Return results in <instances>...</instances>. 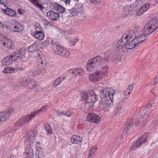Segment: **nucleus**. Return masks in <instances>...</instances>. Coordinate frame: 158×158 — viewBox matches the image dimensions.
Masks as SVG:
<instances>
[{
	"instance_id": "e2e57ef3",
	"label": "nucleus",
	"mask_w": 158,
	"mask_h": 158,
	"mask_svg": "<svg viewBox=\"0 0 158 158\" xmlns=\"http://www.w3.org/2000/svg\"><path fill=\"white\" fill-rule=\"evenodd\" d=\"M71 44L72 45V46H74L75 45V43L74 42V41H70Z\"/></svg>"
},
{
	"instance_id": "dca6fc26",
	"label": "nucleus",
	"mask_w": 158,
	"mask_h": 158,
	"mask_svg": "<svg viewBox=\"0 0 158 158\" xmlns=\"http://www.w3.org/2000/svg\"><path fill=\"white\" fill-rule=\"evenodd\" d=\"M36 39L40 40H43L44 38V34L41 30V28L37 27L35 28V31L33 35Z\"/></svg>"
},
{
	"instance_id": "864d4df0",
	"label": "nucleus",
	"mask_w": 158,
	"mask_h": 158,
	"mask_svg": "<svg viewBox=\"0 0 158 158\" xmlns=\"http://www.w3.org/2000/svg\"><path fill=\"white\" fill-rule=\"evenodd\" d=\"M97 149V147L96 146H94L92 147L90 150V151H96V150Z\"/></svg>"
},
{
	"instance_id": "4d7b16f0",
	"label": "nucleus",
	"mask_w": 158,
	"mask_h": 158,
	"mask_svg": "<svg viewBox=\"0 0 158 158\" xmlns=\"http://www.w3.org/2000/svg\"><path fill=\"white\" fill-rule=\"evenodd\" d=\"M32 137H33L32 135H30V142H31V143H33L34 142L33 141L35 139H33L32 138Z\"/></svg>"
},
{
	"instance_id": "4c0bfd02",
	"label": "nucleus",
	"mask_w": 158,
	"mask_h": 158,
	"mask_svg": "<svg viewBox=\"0 0 158 158\" xmlns=\"http://www.w3.org/2000/svg\"><path fill=\"white\" fill-rule=\"evenodd\" d=\"M74 10H75L74 8H73L71 9L67 10L66 11V12L67 14H69L68 16H69L70 17H72L75 15V13Z\"/></svg>"
},
{
	"instance_id": "7ed1b4c3",
	"label": "nucleus",
	"mask_w": 158,
	"mask_h": 158,
	"mask_svg": "<svg viewBox=\"0 0 158 158\" xmlns=\"http://www.w3.org/2000/svg\"><path fill=\"white\" fill-rule=\"evenodd\" d=\"M94 94V91L91 89L81 94L82 99L85 101V106L88 109L92 108L94 104L97 100L98 96Z\"/></svg>"
},
{
	"instance_id": "39448f33",
	"label": "nucleus",
	"mask_w": 158,
	"mask_h": 158,
	"mask_svg": "<svg viewBox=\"0 0 158 158\" xmlns=\"http://www.w3.org/2000/svg\"><path fill=\"white\" fill-rule=\"evenodd\" d=\"M51 44L52 51L56 54L67 58L69 57L70 52L64 50L63 46L58 42L52 40L51 41Z\"/></svg>"
},
{
	"instance_id": "0e129e2a",
	"label": "nucleus",
	"mask_w": 158,
	"mask_h": 158,
	"mask_svg": "<svg viewBox=\"0 0 158 158\" xmlns=\"http://www.w3.org/2000/svg\"><path fill=\"white\" fill-rule=\"evenodd\" d=\"M95 152H96L94 151H90L89 154L91 153V155H92L93 156V155L94 154V153H95Z\"/></svg>"
},
{
	"instance_id": "a18cd8bd",
	"label": "nucleus",
	"mask_w": 158,
	"mask_h": 158,
	"mask_svg": "<svg viewBox=\"0 0 158 158\" xmlns=\"http://www.w3.org/2000/svg\"><path fill=\"white\" fill-rule=\"evenodd\" d=\"M122 110L120 109H118L116 108H115V110L114 112V115H116L118 114L119 115Z\"/></svg>"
},
{
	"instance_id": "09e8293b",
	"label": "nucleus",
	"mask_w": 158,
	"mask_h": 158,
	"mask_svg": "<svg viewBox=\"0 0 158 158\" xmlns=\"http://www.w3.org/2000/svg\"><path fill=\"white\" fill-rule=\"evenodd\" d=\"M134 87L133 85H129L127 89V91H132Z\"/></svg>"
},
{
	"instance_id": "603ef678",
	"label": "nucleus",
	"mask_w": 158,
	"mask_h": 158,
	"mask_svg": "<svg viewBox=\"0 0 158 158\" xmlns=\"http://www.w3.org/2000/svg\"><path fill=\"white\" fill-rule=\"evenodd\" d=\"M59 84L58 81H56V79L54 81L53 83V86L54 87H56Z\"/></svg>"
},
{
	"instance_id": "6e6552de",
	"label": "nucleus",
	"mask_w": 158,
	"mask_h": 158,
	"mask_svg": "<svg viewBox=\"0 0 158 158\" xmlns=\"http://www.w3.org/2000/svg\"><path fill=\"white\" fill-rule=\"evenodd\" d=\"M42 60V59L41 58L39 60V62L40 63L38 65V71H35L31 70V71H29L28 73V75L33 76L38 74H44L46 73V65L45 64L46 62L45 61H43Z\"/></svg>"
},
{
	"instance_id": "2f4dec72",
	"label": "nucleus",
	"mask_w": 158,
	"mask_h": 158,
	"mask_svg": "<svg viewBox=\"0 0 158 158\" xmlns=\"http://www.w3.org/2000/svg\"><path fill=\"white\" fill-rule=\"evenodd\" d=\"M16 70V68H14L11 67H7L4 69L3 72L4 73H13L15 72Z\"/></svg>"
},
{
	"instance_id": "2eb2a0df",
	"label": "nucleus",
	"mask_w": 158,
	"mask_h": 158,
	"mask_svg": "<svg viewBox=\"0 0 158 158\" xmlns=\"http://www.w3.org/2000/svg\"><path fill=\"white\" fill-rule=\"evenodd\" d=\"M15 58L11 54L10 55L4 57L1 61L2 64L4 66L9 65L15 61Z\"/></svg>"
},
{
	"instance_id": "0eeeda50",
	"label": "nucleus",
	"mask_w": 158,
	"mask_h": 158,
	"mask_svg": "<svg viewBox=\"0 0 158 158\" xmlns=\"http://www.w3.org/2000/svg\"><path fill=\"white\" fill-rule=\"evenodd\" d=\"M102 62L101 57L99 56H97L93 59H90L87 64V71H92L97 68L101 64Z\"/></svg>"
},
{
	"instance_id": "ea45409f",
	"label": "nucleus",
	"mask_w": 158,
	"mask_h": 158,
	"mask_svg": "<svg viewBox=\"0 0 158 158\" xmlns=\"http://www.w3.org/2000/svg\"><path fill=\"white\" fill-rule=\"evenodd\" d=\"M44 127L46 129L47 132L50 134L51 133L52 129L49 124H47L44 125Z\"/></svg>"
},
{
	"instance_id": "20e7f679",
	"label": "nucleus",
	"mask_w": 158,
	"mask_h": 158,
	"mask_svg": "<svg viewBox=\"0 0 158 158\" xmlns=\"http://www.w3.org/2000/svg\"><path fill=\"white\" fill-rule=\"evenodd\" d=\"M158 28V17L152 19L147 23L141 30V34L143 37L151 34ZM146 39V38H145Z\"/></svg>"
},
{
	"instance_id": "69168bd1",
	"label": "nucleus",
	"mask_w": 158,
	"mask_h": 158,
	"mask_svg": "<svg viewBox=\"0 0 158 158\" xmlns=\"http://www.w3.org/2000/svg\"><path fill=\"white\" fill-rule=\"evenodd\" d=\"M131 91H127V90H126V94L127 93L128 94V95H129L131 93Z\"/></svg>"
},
{
	"instance_id": "49530a36",
	"label": "nucleus",
	"mask_w": 158,
	"mask_h": 158,
	"mask_svg": "<svg viewBox=\"0 0 158 158\" xmlns=\"http://www.w3.org/2000/svg\"><path fill=\"white\" fill-rule=\"evenodd\" d=\"M65 78L64 77H59L56 79V81H58L59 84L64 81Z\"/></svg>"
},
{
	"instance_id": "f03ea898",
	"label": "nucleus",
	"mask_w": 158,
	"mask_h": 158,
	"mask_svg": "<svg viewBox=\"0 0 158 158\" xmlns=\"http://www.w3.org/2000/svg\"><path fill=\"white\" fill-rule=\"evenodd\" d=\"M114 92V90L112 88H106L102 90L100 96L101 100L100 101V103L109 107L112 106Z\"/></svg>"
},
{
	"instance_id": "473e14b6",
	"label": "nucleus",
	"mask_w": 158,
	"mask_h": 158,
	"mask_svg": "<svg viewBox=\"0 0 158 158\" xmlns=\"http://www.w3.org/2000/svg\"><path fill=\"white\" fill-rule=\"evenodd\" d=\"M81 140V138L79 136L73 135L71 139V142L72 143H77V142H80Z\"/></svg>"
},
{
	"instance_id": "9b49d317",
	"label": "nucleus",
	"mask_w": 158,
	"mask_h": 158,
	"mask_svg": "<svg viewBox=\"0 0 158 158\" xmlns=\"http://www.w3.org/2000/svg\"><path fill=\"white\" fill-rule=\"evenodd\" d=\"M14 110L13 107H11L4 113H0V124L3 123L11 115Z\"/></svg>"
},
{
	"instance_id": "9d476101",
	"label": "nucleus",
	"mask_w": 158,
	"mask_h": 158,
	"mask_svg": "<svg viewBox=\"0 0 158 158\" xmlns=\"http://www.w3.org/2000/svg\"><path fill=\"white\" fill-rule=\"evenodd\" d=\"M12 26H11V31L14 32H22L24 30V27L18 21L16 20H11Z\"/></svg>"
},
{
	"instance_id": "13d9d810",
	"label": "nucleus",
	"mask_w": 158,
	"mask_h": 158,
	"mask_svg": "<svg viewBox=\"0 0 158 158\" xmlns=\"http://www.w3.org/2000/svg\"><path fill=\"white\" fill-rule=\"evenodd\" d=\"M63 1L66 4H69L70 0H63Z\"/></svg>"
},
{
	"instance_id": "7c9ffc66",
	"label": "nucleus",
	"mask_w": 158,
	"mask_h": 158,
	"mask_svg": "<svg viewBox=\"0 0 158 158\" xmlns=\"http://www.w3.org/2000/svg\"><path fill=\"white\" fill-rule=\"evenodd\" d=\"M38 46V44L35 42L31 45L27 47V50L29 52H32L37 50Z\"/></svg>"
},
{
	"instance_id": "a19ab883",
	"label": "nucleus",
	"mask_w": 158,
	"mask_h": 158,
	"mask_svg": "<svg viewBox=\"0 0 158 158\" xmlns=\"http://www.w3.org/2000/svg\"><path fill=\"white\" fill-rule=\"evenodd\" d=\"M108 70V67L107 65H105L104 67H102V70L100 71L102 73L103 76L104 75V73L107 72Z\"/></svg>"
},
{
	"instance_id": "c85d7f7f",
	"label": "nucleus",
	"mask_w": 158,
	"mask_h": 158,
	"mask_svg": "<svg viewBox=\"0 0 158 158\" xmlns=\"http://www.w3.org/2000/svg\"><path fill=\"white\" fill-rule=\"evenodd\" d=\"M53 7L56 10L60 13H63L65 11V9L61 5L55 3L53 4Z\"/></svg>"
},
{
	"instance_id": "412c9836",
	"label": "nucleus",
	"mask_w": 158,
	"mask_h": 158,
	"mask_svg": "<svg viewBox=\"0 0 158 158\" xmlns=\"http://www.w3.org/2000/svg\"><path fill=\"white\" fill-rule=\"evenodd\" d=\"M25 152L26 154V155L25 156V157H27V158H33V150L31 145H27L26 147Z\"/></svg>"
},
{
	"instance_id": "4468645a",
	"label": "nucleus",
	"mask_w": 158,
	"mask_h": 158,
	"mask_svg": "<svg viewBox=\"0 0 158 158\" xmlns=\"http://www.w3.org/2000/svg\"><path fill=\"white\" fill-rule=\"evenodd\" d=\"M46 15L49 19L52 21L57 20L60 16L58 13L55 12L52 10L48 11Z\"/></svg>"
},
{
	"instance_id": "3c124183",
	"label": "nucleus",
	"mask_w": 158,
	"mask_h": 158,
	"mask_svg": "<svg viewBox=\"0 0 158 158\" xmlns=\"http://www.w3.org/2000/svg\"><path fill=\"white\" fill-rule=\"evenodd\" d=\"M158 82V76H157L155 77L154 81L153 84V85H155Z\"/></svg>"
},
{
	"instance_id": "de8ad7c7",
	"label": "nucleus",
	"mask_w": 158,
	"mask_h": 158,
	"mask_svg": "<svg viewBox=\"0 0 158 158\" xmlns=\"http://www.w3.org/2000/svg\"><path fill=\"white\" fill-rule=\"evenodd\" d=\"M72 113L70 111H64V115H66L68 117H70L72 114Z\"/></svg>"
},
{
	"instance_id": "cd10ccee",
	"label": "nucleus",
	"mask_w": 158,
	"mask_h": 158,
	"mask_svg": "<svg viewBox=\"0 0 158 158\" xmlns=\"http://www.w3.org/2000/svg\"><path fill=\"white\" fill-rule=\"evenodd\" d=\"M75 12L76 15H80L82 13L83 8L82 5L76 4L74 6Z\"/></svg>"
},
{
	"instance_id": "f704fd0d",
	"label": "nucleus",
	"mask_w": 158,
	"mask_h": 158,
	"mask_svg": "<svg viewBox=\"0 0 158 158\" xmlns=\"http://www.w3.org/2000/svg\"><path fill=\"white\" fill-rule=\"evenodd\" d=\"M36 155H35V158H43L44 156L42 155V152H41L39 151V150H40V151L42 150L41 148L40 147H38V148H36Z\"/></svg>"
},
{
	"instance_id": "8fccbe9b",
	"label": "nucleus",
	"mask_w": 158,
	"mask_h": 158,
	"mask_svg": "<svg viewBox=\"0 0 158 158\" xmlns=\"http://www.w3.org/2000/svg\"><path fill=\"white\" fill-rule=\"evenodd\" d=\"M11 26H12V23H11H11L10 24V26H9L8 25H5L6 29L8 30H10V31L11 30Z\"/></svg>"
},
{
	"instance_id": "774afa93",
	"label": "nucleus",
	"mask_w": 158,
	"mask_h": 158,
	"mask_svg": "<svg viewBox=\"0 0 158 158\" xmlns=\"http://www.w3.org/2000/svg\"><path fill=\"white\" fill-rule=\"evenodd\" d=\"M3 2H4V0H0V3L2 4L4 6H6L5 5L3 4Z\"/></svg>"
},
{
	"instance_id": "1a4fd4ad",
	"label": "nucleus",
	"mask_w": 158,
	"mask_h": 158,
	"mask_svg": "<svg viewBox=\"0 0 158 158\" xmlns=\"http://www.w3.org/2000/svg\"><path fill=\"white\" fill-rule=\"evenodd\" d=\"M35 112L34 111L31 113V114L26 115L20 118L16 123V125L17 126H21L31 121L35 117L37 116Z\"/></svg>"
},
{
	"instance_id": "c756f323",
	"label": "nucleus",
	"mask_w": 158,
	"mask_h": 158,
	"mask_svg": "<svg viewBox=\"0 0 158 158\" xmlns=\"http://www.w3.org/2000/svg\"><path fill=\"white\" fill-rule=\"evenodd\" d=\"M0 41L2 42V45L5 46L8 44L9 41H11L10 39H8L6 36L2 35L0 33Z\"/></svg>"
},
{
	"instance_id": "bf43d9fd",
	"label": "nucleus",
	"mask_w": 158,
	"mask_h": 158,
	"mask_svg": "<svg viewBox=\"0 0 158 158\" xmlns=\"http://www.w3.org/2000/svg\"><path fill=\"white\" fill-rule=\"evenodd\" d=\"M22 70V71H24L25 70V69L23 68V67H19V68H16V70Z\"/></svg>"
},
{
	"instance_id": "393cba45",
	"label": "nucleus",
	"mask_w": 158,
	"mask_h": 158,
	"mask_svg": "<svg viewBox=\"0 0 158 158\" xmlns=\"http://www.w3.org/2000/svg\"><path fill=\"white\" fill-rule=\"evenodd\" d=\"M29 1L36 7L39 8L42 11L43 9H44V7L41 3L40 0H29Z\"/></svg>"
},
{
	"instance_id": "e433bc0d",
	"label": "nucleus",
	"mask_w": 158,
	"mask_h": 158,
	"mask_svg": "<svg viewBox=\"0 0 158 158\" xmlns=\"http://www.w3.org/2000/svg\"><path fill=\"white\" fill-rule=\"evenodd\" d=\"M123 101L122 100H121L117 102L116 103V108H118V109H120L122 110L123 108Z\"/></svg>"
},
{
	"instance_id": "6ab92c4d",
	"label": "nucleus",
	"mask_w": 158,
	"mask_h": 158,
	"mask_svg": "<svg viewBox=\"0 0 158 158\" xmlns=\"http://www.w3.org/2000/svg\"><path fill=\"white\" fill-rule=\"evenodd\" d=\"M151 106V104L148 103L146 106L145 108L143 110L141 116L143 118H147L149 116L151 112V110L150 108Z\"/></svg>"
},
{
	"instance_id": "c9c22d12",
	"label": "nucleus",
	"mask_w": 158,
	"mask_h": 158,
	"mask_svg": "<svg viewBox=\"0 0 158 158\" xmlns=\"http://www.w3.org/2000/svg\"><path fill=\"white\" fill-rule=\"evenodd\" d=\"M48 107V106L47 105H45L42 107L39 110H35L34 111V112H36V115L37 116L42 112L46 110Z\"/></svg>"
},
{
	"instance_id": "37998d69",
	"label": "nucleus",
	"mask_w": 158,
	"mask_h": 158,
	"mask_svg": "<svg viewBox=\"0 0 158 158\" xmlns=\"http://www.w3.org/2000/svg\"><path fill=\"white\" fill-rule=\"evenodd\" d=\"M13 44H12V42L11 41H9V43L7 44H6V45L5 46H6V47L7 48L9 49H13L14 48L13 47Z\"/></svg>"
},
{
	"instance_id": "a211bd4d",
	"label": "nucleus",
	"mask_w": 158,
	"mask_h": 158,
	"mask_svg": "<svg viewBox=\"0 0 158 158\" xmlns=\"http://www.w3.org/2000/svg\"><path fill=\"white\" fill-rule=\"evenodd\" d=\"M147 135L145 134L141 137L134 144L133 146L136 148L140 147L142 144L144 143L147 139Z\"/></svg>"
},
{
	"instance_id": "6e6d98bb",
	"label": "nucleus",
	"mask_w": 158,
	"mask_h": 158,
	"mask_svg": "<svg viewBox=\"0 0 158 158\" xmlns=\"http://www.w3.org/2000/svg\"><path fill=\"white\" fill-rule=\"evenodd\" d=\"M4 25L0 22V28L1 29H3L4 28Z\"/></svg>"
},
{
	"instance_id": "4be33fe9",
	"label": "nucleus",
	"mask_w": 158,
	"mask_h": 158,
	"mask_svg": "<svg viewBox=\"0 0 158 158\" xmlns=\"http://www.w3.org/2000/svg\"><path fill=\"white\" fill-rule=\"evenodd\" d=\"M125 36V35L124 34L121 38L117 41L115 46L118 48L121 49L123 47H125L126 43V42L124 40V38Z\"/></svg>"
},
{
	"instance_id": "f8f14e48",
	"label": "nucleus",
	"mask_w": 158,
	"mask_h": 158,
	"mask_svg": "<svg viewBox=\"0 0 158 158\" xmlns=\"http://www.w3.org/2000/svg\"><path fill=\"white\" fill-rule=\"evenodd\" d=\"M138 125L135 123V124H133L132 122V119L131 118L128 119L127 121L124 123L123 126V132L125 133H127L129 131V130L131 128V127L133 128V129H135V127H136Z\"/></svg>"
},
{
	"instance_id": "58836bf2",
	"label": "nucleus",
	"mask_w": 158,
	"mask_h": 158,
	"mask_svg": "<svg viewBox=\"0 0 158 158\" xmlns=\"http://www.w3.org/2000/svg\"><path fill=\"white\" fill-rule=\"evenodd\" d=\"M141 5L139 7V9L136 10L137 11L136 12L135 14L136 16H139L141 15L144 12L142 8H141Z\"/></svg>"
},
{
	"instance_id": "5701e85b",
	"label": "nucleus",
	"mask_w": 158,
	"mask_h": 158,
	"mask_svg": "<svg viewBox=\"0 0 158 158\" xmlns=\"http://www.w3.org/2000/svg\"><path fill=\"white\" fill-rule=\"evenodd\" d=\"M23 81L22 82V81H21V83L19 85L20 87H24L26 86L27 85H28V86L31 89H36L38 87L36 84H32V83L28 84V81H27V80L25 79L24 80H23Z\"/></svg>"
},
{
	"instance_id": "338daca9",
	"label": "nucleus",
	"mask_w": 158,
	"mask_h": 158,
	"mask_svg": "<svg viewBox=\"0 0 158 158\" xmlns=\"http://www.w3.org/2000/svg\"><path fill=\"white\" fill-rule=\"evenodd\" d=\"M93 156L92 155H91V153L89 154V155L88 156V158H93Z\"/></svg>"
},
{
	"instance_id": "052dcab7",
	"label": "nucleus",
	"mask_w": 158,
	"mask_h": 158,
	"mask_svg": "<svg viewBox=\"0 0 158 158\" xmlns=\"http://www.w3.org/2000/svg\"><path fill=\"white\" fill-rule=\"evenodd\" d=\"M19 13L20 14H23L22 10L21 9H19L18 10Z\"/></svg>"
},
{
	"instance_id": "aec40b11",
	"label": "nucleus",
	"mask_w": 158,
	"mask_h": 158,
	"mask_svg": "<svg viewBox=\"0 0 158 158\" xmlns=\"http://www.w3.org/2000/svg\"><path fill=\"white\" fill-rule=\"evenodd\" d=\"M25 51L23 48H21L19 51H17L11 53L15 61L20 57H22L25 54Z\"/></svg>"
},
{
	"instance_id": "680f3d73",
	"label": "nucleus",
	"mask_w": 158,
	"mask_h": 158,
	"mask_svg": "<svg viewBox=\"0 0 158 158\" xmlns=\"http://www.w3.org/2000/svg\"><path fill=\"white\" fill-rule=\"evenodd\" d=\"M91 2L94 4H98L97 2L95 0H91Z\"/></svg>"
},
{
	"instance_id": "5fc2aeb1",
	"label": "nucleus",
	"mask_w": 158,
	"mask_h": 158,
	"mask_svg": "<svg viewBox=\"0 0 158 158\" xmlns=\"http://www.w3.org/2000/svg\"><path fill=\"white\" fill-rule=\"evenodd\" d=\"M57 114L59 115L60 116H61V115H64V111H62L60 113H59V112H57Z\"/></svg>"
},
{
	"instance_id": "79ce46f5",
	"label": "nucleus",
	"mask_w": 158,
	"mask_h": 158,
	"mask_svg": "<svg viewBox=\"0 0 158 158\" xmlns=\"http://www.w3.org/2000/svg\"><path fill=\"white\" fill-rule=\"evenodd\" d=\"M150 6V5L148 3H146L144 4L143 6H141V8H142L143 11L145 12L148 10Z\"/></svg>"
},
{
	"instance_id": "72a5a7b5",
	"label": "nucleus",
	"mask_w": 158,
	"mask_h": 158,
	"mask_svg": "<svg viewBox=\"0 0 158 158\" xmlns=\"http://www.w3.org/2000/svg\"><path fill=\"white\" fill-rule=\"evenodd\" d=\"M110 53L106 54L104 57H101V60L102 62L101 64H104L106 62L109 61L110 59Z\"/></svg>"
},
{
	"instance_id": "423d86ee",
	"label": "nucleus",
	"mask_w": 158,
	"mask_h": 158,
	"mask_svg": "<svg viewBox=\"0 0 158 158\" xmlns=\"http://www.w3.org/2000/svg\"><path fill=\"white\" fill-rule=\"evenodd\" d=\"M142 0H137L132 5L125 6L123 8V15L124 17H127L132 15L135 11H136L139 7L142 5Z\"/></svg>"
},
{
	"instance_id": "f3484780",
	"label": "nucleus",
	"mask_w": 158,
	"mask_h": 158,
	"mask_svg": "<svg viewBox=\"0 0 158 158\" xmlns=\"http://www.w3.org/2000/svg\"><path fill=\"white\" fill-rule=\"evenodd\" d=\"M87 120L91 122L98 123L100 121L101 119L100 117L97 115L89 113L87 116Z\"/></svg>"
},
{
	"instance_id": "a878e982",
	"label": "nucleus",
	"mask_w": 158,
	"mask_h": 158,
	"mask_svg": "<svg viewBox=\"0 0 158 158\" xmlns=\"http://www.w3.org/2000/svg\"><path fill=\"white\" fill-rule=\"evenodd\" d=\"M2 11L10 17H14L16 15L15 11L9 8H7L6 9H3Z\"/></svg>"
},
{
	"instance_id": "c03bdc74",
	"label": "nucleus",
	"mask_w": 158,
	"mask_h": 158,
	"mask_svg": "<svg viewBox=\"0 0 158 158\" xmlns=\"http://www.w3.org/2000/svg\"><path fill=\"white\" fill-rule=\"evenodd\" d=\"M152 126L153 127H154L157 125H158V117L154 119L152 123Z\"/></svg>"
},
{
	"instance_id": "ddd939ff",
	"label": "nucleus",
	"mask_w": 158,
	"mask_h": 158,
	"mask_svg": "<svg viewBox=\"0 0 158 158\" xmlns=\"http://www.w3.org/2000/svg\"><path fill=\"white\" fill-rule=\"evenodd\" d=\"M103 76L102 73L99 71H97L89 75V79L92 81L96 82L101 80Z\"/></svg>"
},
{
	"instance_id": "bb28decb",
	"label": "nucleus",
	"mask_w": 158,
	"mask_h": 158,
	"mask_svg": "<svg viewBox=\"0 0 158 158\" xmlns=\"http://www.w3.org/2000/svg\"><path fill=\"white\" fill-rule=\"evenodd\" d=\"M70 71L71 73L75 76L78 75H81L84 73V70L81 68L72 69Z\"/></svg>"
},
{
	"instance_id": "f257e3e1",
	"label": "nucleus",
	"mask_w": 158,
	"mask_h": 158,
	"mask_svg": "<svg viewBox=\"0 0 158 158\" xmlns=\"http://www.w3.org/2000/svg\"><path fill=\"white\" fill-rule=\"evenodd\" d=\"M141 33V29L139 27L125 32L124 40L126 42L125 48L126 49H132L146 40Z\"/></svg>"
},
{
	"instance_id": "b1692460",
	"label": "nucleus",
	"mask_w": 158,
	"mask_h": 158,
	"mask_svg": "<svg viewBox=\"0 0 158 158\" xmlns=\"http://www.w3.org/2000/svg\"><path fill=\"white\" fill-rule=\"evenodd\" d=\"M37 135V133L36 132L33 131L27 133L23 137V139L24 140V142H26L27 141L30 140V135H32L33 137H32V138L33 139H35Z\"/></svg>"
}]
</instances>
